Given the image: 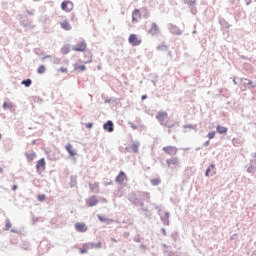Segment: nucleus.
Listing matches in <instances>:
<instances>
[{"label":"nucleus","instance_id":"nucleus-1","mask_svg":"<svg viewBox=\"0 0 256 256\" xmlns=\"http://www.w3.org/2000/svg\"><path fill=\"white\" fill-rule=\"evenodd\" d=\"M142 42L143 40H141V38H139L137 34H130L128 37V43H130L132 47H139V45H141Z\"/></svg>","mask_w":256,"mask_h":256},{"label":"nucleus","instance_id":"nucleus-2","mask_svg":"<svg viewBox=\"0 0 256 256\" xmlns=\"http://www.w3.org/2000/svg\"><path fill=\"white\" fill-rule=\"evenodd\" d=\"M147 33L153 37L159 33V26L155 22H151L147 29Z\"/></svg>","mask_w":256,"mask_h":256},{"label":"nucleus","instance_id":"nucleus-3","mask_svg":"<svg viewBox=\"0 0 256 256\" xmlns=\"http://www.w3.org/2000/svg\"><path fill=\"white\" fill-rule=\"evenodd\" d=\"M162 151H164L166 155H177V147L175 146H165L162 148Z\"/></svg>","mask_w":256,"mask_h":256},{"label":"nucleus","instance_id":"nucleus-4","mask_svg":"<svg viewBox=\"0 0 256 256\" xmlns=\"http://www.w3.org/2000/svg\"><path fill=\"white\" fill-rule=\"evenodd\" d=\"M61 9L63 11H66L67 13H69V11H73V2H71V1L62 2Z\"/></svg>","mask_w":256,"mask_h":256},{"label":"nucleus","instance_id":"nucleus-5","mask_svg":"<svg viewBox=\"0 0 256 256\" xmlns=\"http://www.w3.org/2000/svg\"><path fill=\"white\" fill-rule=\"evenodd\" d=\"M217 174V168L215 167V164H210L205 172V176L209 177L210 175H216Z\"/></svg>","mask_w":256,"mask_h":256},{"label":"nucleus","instance_id":"nucleus-6","mask_svg":"<svg viewBox=\"0 0 256 256\" xmlns=\"http://www.w3.org/2000/svg\"><path fill=\"white\" fill-rule=\"evenodd\" d=\"M97 203H99L97 196H91L88 199H86L87 207H95V205H97Z\"/></svg>","mask_w":256,"mask_h":256},{"label":"nucleus","instance_id":"nucleus-7","mask_svg":"<svg viewBox=\"0 0 256 256\" xmlns=\"http://www.w3.org/2000/svg\"><path fill=\"white\" fill-rule=\"evenodd\" d=\"M125 179H127V175H125V172L120 171L119 174L116 176L115 181L119 185H123V183L125 182Z\"/></svg>","mask_w":256,"mask_h":256},{"label":"nucleus","instance_id":"nucleus-8","mask_svg":"<svg viewBox=\"0 0 256 256\" xmlns=\"http://www.w3.org/2000/svg\"><path fill=\"white\" fill-rule=\"evenodd\" d=\"M73 51L83 52L87 49V44L85 42H79L75 46H73Z\"/></svg>","mask_w":256,"mask_h":256},{"label":"nucleus","instance_id":"nucleus-9","mask_svg":"<svg viewBox=\"0 0 256 256\" xmlns=\"http://www.w3.org/2000/svg\"><path fill=\"white\" fill-rule=\"evenodd\" d=\"M75 229L79 233H85V232H87V225H85V223H83V222H78L75 224Z\"/></svg>","mask_w":256,"mask_h":256},{"label":"nucleus","instance_id":"nucleus-10","mask_svg":"<svg viewBox=\"0 0 256 256\" xmlns=\"http://www.w3.org/2000/svg\"><path fill=\"white\" fill-rule=\"evenodd\" d=\"M45 165H47V163L45 162V158H41L36 162V170L41 171L42 169V171H45Z\"/></svg>","mask_w":256,"mask_h":256},{"label":"nucleus","instance_id":"nucleus-11","mask_svg":"<svg viewBox=\"0 0 256 256\" xmlns=\"http://www.w3.org/2000/svg\"><path fill=\"white\" fill-rule=\"evenodd\" d=\"M104 131H108V133H113L114 128H113V121L108 120L104 125H103Z\"/></svg>","mask_w":256,"mask_h":256},{"label":"nucleus","instance_id":"nucleus-12","mask_svg":"<svg viewBox=\"0 0 256 256\" xmlns=\"http://www.w3.org/2000/svg\"><path fill=\"white\" fill-rule=\"evenodd\" d=\"M141 19V12L139 10H134L132 13V22L137 23Z\"/></svg>","mask_w":256,"mask_h":256},{"label":"nucleus","instance_id":"nucleus-13","mask_svg":"<svg viewBox=\"0 0 256 256\" xmlns=\"http://www.w3.org/2000/svg\"><path fill=\"white\" fill-rule=\"evenodd\" d=\"M65 149L71 157H75V155H77V151H75V149L73 148V146L71 144H67L65 146Z\"/></svg>","mask_w":256,"mask_h":256},{"label":"nucleus","instance_id":"nucleus-14","mask_svg":"<svg viewBox=\"0 0 256 256\" xmlns=\"http://www.w3.org/2000/svg\"><path fill=\"white\" fill-rule=\"evenodd\" d=\"M167 166L168 167H175L177 165H179V161L177 160V158H170L166 160Z\"/></svg>","mask_w":256,"mask_h":256},{"label":"nucleus","instance_id":"nucleus-15","mask_svg":"<svg viewBox=\"0 0 256 256\" xmlns=\"http://www.w3.org/2000/svg\"><path fill=\"white\" fill-rule=\"evenodd\" d=\"M156 119L160 121V123L163 124L165 119H167V113L166 112H159L158 115L156 116Z\"/></svg>","mask_w":256,"mask_h":256},{"label":"nucleus","instance_id":"nucleus-16","mask_svg":"<svg viewBox=\"0 0 256 256\" xmlns=\"http://www.w3.org/2000/svg\"><path fill=\"white\" fill-rule=\"evenodd\" d=\"M60 26L62 29H64V31H71V24H69L68 21L60 22Z\"/></svg>","mask_w":256,"mask_h":256},{"label":"nucleus","instance_id":"nucleus-17","mask_svg":"<svg viewBox=\"0 0 256 256\" xmlns=\"http://www.w3.org/2000/svg\"><path fill=\"white\" fill-rule=\"evenodd\" d=\"M35 157H37V153L35 152L26 153V158H27V161H29V163H31V161H33Z\"/></svg>","mask_w":256,"mask_h":256},{"label":"nucleus","instance_id":"nucleus-18","mask_svg":"<svg viewBox=\"0 0 256 256\" xmlns=\"http://www.w3.org/2000/svg\"><path fill=\"white\" fill-rule=\"evenodd\" d=\"M98 219H99V221H101L102 223H113V220H112V219H109V218L104 217V216H101V215H98Z\"/></svg>","mask_w":256,"mask_h":256},{"label":"nucleus","instance_id":"nucleus-19","mask_svg":"<svg viewBox=\"0 0 256 256\" xmlns=\"http://www.w3.org/2000/svg\"><path fill=\"white\" fill-rule=\"evenodd\" d=\"M216 131L217 133L223 134V133H227L228 129L225 126H217Z\"/></svg>","mask_w":256,"mask_h":256},{"label":"nucleus","instance_id":"nucleus-20","mask_svg":"<svg viewBox=\"0 0 256 256\" xmlns=\"http://www.w3.org/2000/svg\"><path fill=\"white\" fill-rule=\"evenodd\" d=\"M71 51V48L69 47V45H65L62 49L61 52L63 53V55H67V53H69Z\"/></svg>","mask_w":256,"mask_h":256},{"label":"nucleus","instance_id":"nucleus-21","mask_svg":"<svg viewBox=\"0 0 256 256\" xmlns=\"http://www.w3.org/2000/svg\"><path fill=\"white\" fill-rule=\"evenodd\" d=\"M85 69H86V67H85V65H75V67H74V70L75 71H81V72H83V71H85Z\"/></svg>","mask_w":256,"mask_h":256},{"label":"nucleus","instance_id":"nucleus-22","mask_svg":"<svg viewBox=\"0 0 256 256\" xmlns=\"http://www.w3.org/2000/svg\"><path fill=\"white\" fill-rule=\"evenodd\" d=\"M157 50L158 51H169V48L167 47V45H159L158 47H157Z\"/></svg>","mask_w":256,"mask_h":256},{"label":"nucleus","instance_id":"nucleus-23","mask_svg":"<svg viewBox=\"0 0 256 256\" xmlns=\"http://www.w3.org/2000/svg\"><path fill=\"white\" fill-rule=\"evenodd\" d=\"M150 182H151L152 185L157 186V185H159L161 183V179L154 178Z\"/></svg>","mask_w":256,"mask_h":256},{"label":"nucleus","instance_id":"nucleus-24","mask_svg":"<svg viewBox=\"0 0 256 256\" xmlns=\"http://www.w3.org/2000/svg\"><path fill=\"white\" fill-rule=\"evenodd\" d=\"M46 71V68L44 65H41L38 70H37V73H39V75H43V73H45Z\"/></svg>","mask_w":256,"mask_h":256},{"label":"nucleus","instance_id":"nucleus-25","mask_svg":"<svg viewBox=\"0 0 256 256\" xmlns=\"http://www.w3.org/2000/svg\"><path fill=\"white\" fill-rule=\"evenodd\" d=\"M31 83H32L31 79H26L22 81V85H25V87H29Z\"/></svg>","mask_w":256,"mask_h":256},{"label":"nucleus","instance_id":"nucleus-26","mask_svg":"<svg viewBox=\"0 0 256 256\" xmlns=\"http://www.w3.org/2000/svg\"><path fill=\"white\" fill-rule=\"evenodd\" d=\"M37 200L40 201V202H43L45 201V194H40L37 196Z\"/></svg>","mask_w":256,"mask_h":256},{"label":"nucleus","instance_id":"nucleus-27","mask_svg":"<svg viewBox=\"0 0 256 256\" xmlns=\"http://www.w3.org/2000/svg\"><path fill=\"white\" fill-rule=\"evenodd\" d=\"M131 149H132V151H135V153H137V151L139 149V144H133Z\"/></svg>","mask_w":256,"mask_h":256},{"label":"nucleus","instance_id":"nucleus-28","mask_svg":"<svg viewBox=\"0 0 256 256\" xmlns=\"http://www.w3.org/2000/svg\"><path fill=\"white\" fill-rule=\"evenodd\" d=\"M10 227H11V222L9 220H7L6 225H5V231H9Z\"/></svg>","mask_w":256,"mask_h":256},{"label":"nucleus","instance_id":"nucleus-29","mask_svg":"<svg viewBox=\"0 0 256 256\" xmlns=\"http://www.w3.org/2000/svg\"><path fill=\"white\" fill-rule=\"evenodd\" d=\"M208 138L209 139H215V131H212V132L208 133Z\"/></svg>","mask_w":256,"mask_h":256},{"label":"nucleus","instance_id":"nucleus-30","mask_svg":"<svg viewBox=\"0 0 256 256\" xmlns=\"http://www.w3.org/2000/svg\"><path fill=\"white\" fill-rule=\"evenodd\" d=\"M58 71H60V73H67L69 70L65 67H61Z\"/></svg>","mask_w":256,"mask_h":256},{"label":"nucleus","instance_id":"nucleus-31","mask_svg":"<svg viewBox=\"0 0 256 256\" xmlns=\"http://www.w3.org/2000/svg\"><path fill=\"white\" fill-rule=\"evenodd\" d=\"M91 127H93V123H87V124H86V128H87V129H91Z\"/></svg>","mask_w":256,"mask_h":256},{"label":"nucleus","instance_id":"nucleus-32","mask_svg":"<svg viewBox=\"0 0 256 256\" xmlns=\"http://www.w3.org/2000/svg\"><path fill=\"white\" fill-rule=\"evenodd\" d=\"M185 129H195V125L185 126Z\"/></svg>","mask_w":256,"mask_h":256},{"label":"nucleus","instance_id":"nucleus-33","mask_svg":"<svg viewBox=\"0 0 256 256\" xmlns=\"http://www.w3.org/2000/svg\"><path fill=\"white\" fill-rule=\"evenodd\" d=\"M80 253H87V249L83 248V249H80Z\"/></svg>","mask_w":256,"mask_h":256},{"label":"nucleus","instance_id":"nucleus-34","mask_svg":"<svg viewBox=\"0 0 256 256\" xmlns=\"http://www.w3.org/2000/svg\"><path fill=\"white\" fill-rule=\"evenodd\" d=\"M110 240L112 241V243H117V239L115 238H111Z\"/></svg>","mask_w":256,"mask_h":256},{"label":"nucleus","instance_id":"nucleus-35","mask_svg":"<svg viewBox=\"0 0 256 256\" xmlns=\"http://www.w3.org/2000/svg\"><path fill=\"white\" fill-rule=\"evenodd\" d=\"M141 99H142V101H145V99H147V96H146V95H143V96L141 97Z\"/></svg>","mask_w":256,"mask_h":256},{"label":"nucleus","instance_id":"nucleus-36","mask_svg":"<svg viewBox=\"0 0 256 256\" xmlns=\"http://www.w3.org/2000/svg\"><path fill=\"white\" fill-rule=\"evenodd\" d=\"M3 108H4V109H7V102H4V103H3Z\"/></svg>","mask_w":256,"mask_h":256},{"label":"nucleus","instance_id":"nucleus-37","mask_svg":"<svg viewBox=\"0 0 256 256\" xmlns=\"http://www.w3.org/2000/svg\"><path fill=\"white\" fill-rule=\"evenodd\" d=\"M12 190H13V191H16V190H17V185H14V186L12 187Z\"/></svg>","mask_w":256,"mask_h":256},{"label":"nucleus","instance_id":"nucleus-38","mask_svg":"<svg viewBox=\"0 0 256 256\" xmlns=\"http://www.w3.org/2000/svg\"><path fill=\"white\" fill-rule=\"evenodd\" d=\"M90 189L93 191V189H94L93 184H90Z\"/></svg>","mask_w":256,"mask_h":256},{"label":"nucleus","instance_id":"nucleus-39","mask_svg":"<svg viewBox=\"0 0 256 256\" xmlns=\"http://www.w3.org/2000/svg\"><path fill=\"white\" fill-rule=\"evenodd\" d=\"M0 173H3V168L0 167Z\"/></svg>","mask_w":256,"mask_h":256},{"label":"nucleus","instance_id":"nucleus-40","mask_svg":"<svg viewBox=\"0 0 256 256\" xmlns=\"http://www.w3.org/2000/svg\"><path fill=\"white\" fill-rule=\"evenodd\" d=\"M168 55L171 57V51H168Z\"/></svg>","mask_w":256,"mask_h":256},{"label":"nucleus","instance_id":"nucleus-41","mask_svg":"<svg viewBox=\"0 0 256 256\" xmlns=\"http://www.w3.org/2000/svg\"><path fill=\"white\" fill-rule=\"evenodd\" d=\"M96 187H99V184H95Z\"/></svg>","mask_w":256,"mask_h":256},{"label":"nucleus","instance_id":"nucleus-42","mask_svg":"<svg viewBox=\"0 0 256 256\" xmlns=\"http://www.w3.org/2000/svg\"><path fill=\"white\" fill-rule=\"evenodd\" d=\"M0 139H1V134H0Z\"/></svg>","mask_w":256,"mask_h":256}]
</instances>
